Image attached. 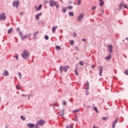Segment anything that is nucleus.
<instances>
[{
  "label": "nucleus",
  "mask_w": 128,
  "mask_h": 128,
  "mask_svg": "<svg viewBox=\"0 0 128 128\" xmlns=\"http://www.w3.org/2000/svg\"><path fill=\"white\" fill-rule=\"evenodd\" d=\"M12 32V28H10V30H8V34H11Z\"/></svg>",
  "instance_id": "4be33fe9"
},
{
  "label": "nucleus",
  "mask_w": 128,
  "mask_h": 128,
  "mask_svg": "<svg viewBox=\"0 0 128 128\" xmlns=\"http://www.w3.org/2000/svg\"><path fill=\"white\" fill-rule=\"evenodd\" d=\"M128 1V0H127Z\"/></svg>",
  "instance_id": "e2e57ef3"
},
{
  "label": "nucleus",
  "mask_w": 128,
  "mask_h": 128,
  "mask_svg": "<svg viewBox=\"0 0 128 128\" xmlns=\"http://www.w3.org/2000/svg\"><path fill=\"white\" fill-rule=\"evenodd\" d=\"M94 110H95V112L98 114V108L96 107L94 108Z\"/></svg>",
  "instance_id": "cd10ccee"
},
{
  "label": "nucleus",
  "mask_w": 128,
  "mask_h": 128,
  "mask_svg": "<svg viewBox=\"0 0 128 128\" xmlns=\"http://www.w3.org/2000/svg\"><path fill=\"white\" fill-rule=\"evenodd\" d=\"M58 28V26H54L52 28V34H56V30Z\"/></svg>",
  "instance_id": "f8f14e48"
},
{
  "label": "nucleus",
  "mask_w": 128,
  "mask_h": 128,
  "mask_svg": "<svg viewBox=\"0 0 128 128\" xmlns=\"http://www.w3.org/2000/svg\"><path fill=\"white\" fill-rule=\"evenodd\" d=\"M23 58L26 60L30 58V52L26 50H24L23 54H22Z\"/></svg>",
  "instance_id": "f257e3e1"
},
{
  "label": "nucleus",
  "mask_w": 128,
  "mask_h": 128,
  "mask_svg": "<svg viewBox=\"0 0 128 128\" xmlns=\"http://www.w3.org/2000/svg\"><path fill=\"white\" fill-rule=\"evenodd\" d=\"M107 48L109 50V52L110 54L112 53V45H108Z\"/></svg>",
  "instance_id": "1a4fd4ad"
},
{
  "label": "nucleus",
  "mask_w": 128,
  "mask_h": 128,
  "mask_svg": "<svg viewBox=\"0 0 128 128\" xmlns=\"http://www.w3.org/2000/svg\"><path fill=\"white\" fill-rule=\"evenodd\" d=\"M62 112H64V110H62Z\"/></svg>",
  "instance_id": "052dcab7"
},
{
  "label": "nucleus",
  "mask_w": 128,
  "mask_h": 128,
  "mask_svg": "<svg viewBox=\"0 0 128 128\" xmlns=\"http://www.w3.org/2000/svg\"><path fill=\"white\" fill-rule=\"evenodd\" d=\"M32 36V34H28L26 36H23L22 37V40H25V38H30Z\"/></svg>",
  "instance_id": "4468645a"
},
{
  "label": "nucleus",
  "mask_w": 128,
  "mask_h": 128,
  "mask_svg": "<svg viewBox=\"0 0 128 128\" xmlns=\"http://www.w3.org/2000/svg\"><path fill=\"white\" fill-rule=\"evenodd\" d=\"M120 10H122V8H128V6L124 4V2L120 3L119 5Z\"/></svg>",
  "instance_id": "0eeeda50"
},
{
  "label": "nucleus",
  "mask_w": 128,
  "mask_h": 128,
  "mask_svg": "<svg viewBox=\"0 0 128 128\" xmlns=\"http://www.w3.org/2000/svg\"><path fill=\"white\" fill-rule=\"evenodd\" d=\"M18 4H20V2L18 0L14 1L13 3V6H15V8H18Z\"/></svg>",
  "instance_id": "6e6552de"
},
{
  "label": "nucleus",
  "mask_w": 128,
  "mask_h": 128,
  "mask_svg": "<svg viewBox=\"0 0 128 128\" xmlns=\"http://www.w3.org/2000/svg\"><path fill=\"white\" fill-rule=\"evenodd\" d=\"M110 58H112V54H110L108 57L106 58V59L108 60H110Z\"/></svg>",
  "instance_id": "a211bd4d"
},
{
  "label": "nucleus",
  "mask_w": 128,
  "mask_h": 128,
  "mask_svg": "<svg viewBox=\"0 0 128 128\" xmlns=\"http://www.w3.org/2000/svg\"><path fill=\"white\" fill-rule=\"evenodd\" d=\"M42 12H40L37 15H38V16H42Z\"/></svg>",
  "instance_id": "58836bf2"
},
{
  "label": "nucleus",
  "mask_w": 128,
  "mask_h": 128,
  "mask_svg": "<svg viewBox=\"0 0 128 128\" xmlns=\"http://www.w3.org/2000/svg\"><path fill=\"white\" fill-rule=\"evenodd\" d=\"M124 74H126L127 76H128V70H125Z\"/></svg>",
  "instance_id": "7c9ffc66"
},
{
  "label": "nucleus",
  "mask_w": 128,
  "mask_h": 128,
  "mask_svg": "<svg viewBox=\"0 0 128 128\" xmlns=\"http://www.w3.org/2000/svg\"><path fill=\"white\" fill-rule=\"evenodd\" d=\"M68 8H69V10H72V6H69L68 7Z\"/></svg>",
  "instance_id": "79ce46f5"
},
{
  "label": "nucleus",
  "mask_w": 128,
  "mask_h": 128,
  "mask_svg": "<svg viewBox=\"0 0 128 128\" xmlns=\"http://www.w3.org/2000/svg\"><path fill=\"white\" fill-rule=\"evenodd\" d=\"M80 110H74L72 112H74V114H76V112H80Z\"/></svg>",
  "instance_id": "5701e85b"
},
{
  "label": "nucleus",
  "mask_w": 128,
  "mask_h": 128,
  "mask_svg": "<svg viewBox=\"0 0 128 128\" xmlns=\"http://www.w3.org/2000/svg\"><path fill=\"white\" fill-rule=\"evenodd\" d=\"M98 70L99 71V74L100 76H102V72L104 71V68L102 66H98Z\"/></svg>",
  "instance_id": "423d86ee"
},
{
  "label": "nucleus",
  "mask_w": 128,
  "mask_h": 128,
  "mask_svg": "<svg viewBox=\"0 0 128 128\" xmlns=\"http://www.w3.org/2000/svg\"><path fill=\"white\" fill-rule=\"evenodd\" d=\"M74 36H76V32H74Z\"/></svg>",
  "instance_id": "09e8293b"
},
{
  "label": "nucleus",
  "mask_w": 128,
  "mask_h": 128,
  "mask_svg": "<svg viewBox=\"0 0 128 128\" xmlns=\"http://www.w3.org/2000/svg\"><path fill=\"white\" fill-rule=\"evenodd\" d=\"M50 6H56V8H58V4L56 1L51 0L50 1Z\"/></svg>",
  "instance_id": "7ed1b4c3"
},
{
  "label": "nucleus",
  "mask_w": 128,
  "mask_h": 128,
  "mask_svg": "<svg viewBox=\"0 0 128 128\" xmlns=\"http://www.w3.org/2000/svg\"><path fill=\"white\" fill-rule=\"evenodd\" d=\"M42 4H40L38 8H36V10H40L42 8Z\"/></svg>",
  "instance_id": "6ab92c4d"
},
{
  "label": "nucleus",
  "mask_w": 128,
  "mask_h": 128,
  "mask_svg": "<svg viewBox=\"0 0 128 128\" xmlns=\"http://www.w3.org/2000/svg\"><path fill=\"white\" fill-rule=\"evenodd\" d=\"M46 124V121L42 120L37 121L36 126H44Z\"/></svg>",
  "instance_id": "39448f33"
},
{
  "label": "nucleus",
  "mask_w": 128,
  "mask_h": 128,
  "mask_svg": "<svg viewBox=\"0 0 128 128\" xmlns=\"http://www.w3.org/2000/svg\"><path fill=\"white\" fill-rule=\"evenodd\" d=\"M20 118H22V120H26V118H24V116H21Z\"/></svg>",
  "instance_id": "473e14b6"
},
{
  "label": "nucleus",
  "mask_w": 128,
  "mask_h": 128,
  "mask_svg": "<svg viewBox=\"0 0 128 128\" xmlns=\"http://www.w3.org/2000/svg\"><path fill=\"white\" fill-rule=\"evenodd\" d=\"M56 50H62V48L58 46H56Z\"/></svg>",
  "instance_id": "b1692460"
},
{
  "label": "nucleus",
  "mask_w": 128,
  "mask_h": 128,
  "mask_svg": "<svg viewBox=\"0 0 128 128\" xmlns=\"http://www.w3.org/2000/svg\"><path fill=\"white\" fill-rule=\"evenodd\" d=\"M66 8H63V12H66Z\"/></svg>",
  "instance_id": "37998d69"
},
{
  "label": "nucleus",
  "mask_w": 128,
  "mask_h": 128,
  "mask_svg": "<svg viewBox=\"0 0 128 128\" xmlns=\"http://www.w3.org/2000/svg\"><path fill=\"white\" fill-rule=\"evenodd\" d=\"M108 117H103V118H102V120H108Z\"/></svg>",
  "instance_id": "a878e982"
},
{
  "label": "nucleus",
  "mask_w": 128,
  "mask_h": 128,
  "mask_svg": "<svg viewBox=\"0 0 128 128\" xmlns=\"http://www.w3.org/2000/svg\"><path fill=\"white\" fill-rule=\"evenodd\" d=\"M93 128H98V126H94L93 127Z\"/></svg>",
  "instance_id": "5fc2aeb1"
},
{
  "label": "nucleus",
  "mask_w": 128,
  "mask_h": 128,
  "mask_svg": "<svg viewBox=\"0 0 128 128\" xmlns=\"http://www.w3.org/2000/svg\"><path fill=\"white\" fill-rule=\"evenodd\" d=\"M68 14H69V16H74V12H70Z\"/></svg>",
  "instance_id": "412c9836"
},
{
  "label": "nucleus",
  "mask_w": 128,
  "mask_h": 128,
  "mask_svg": "<svg viewBox=\"0 0 128 128\" xmlns=\"http://www.w3.org/2000/svg\"><path fill=\"white\" fill-rule=\"evenodd\" d=\"M73 128V126L72 125H70V126H66V128Z\"/></svg>",
  "instance_id": "c9c22d12"
},
{
  "label": "nucleus",
  "mask_w": 128,
  "mask_h": 128,
  "mask_svg": "<svg viewBox=\"0 0 128 128\" xmlns=\"http://www.w3.org/2000/svg\"><path fill=\"white\" fill-rule=\"evenodd\" d=\"M66 9H68V8H66Z\"/></svg>",
  "instance_id": "680f3d73"
},
{
  "label": "nucleus",
  "mask_w": 128,
  "mask_h": 128,
  "mask_svg": "<svg viewBox=\"0 0 128 128\" xmlns=\"http://www.w3.org/2000/svg\"><path fill=\"white\" fill-rule=\"evenodd\" d=\"M116 122H118V118H116L114 122L112 124V128H114L116 126Z\"/></svg>",
  "instance_id": "f3484780"
},
{
  "label": "nucleus",
  "mask_w": 128,
  "mask_h": 128,
  "mask_svg": "<svg viewBox=\"0 0 128 128\" xmlns=\"http://www.w3.org/2000/svg\"><path fill=\"white\" fill-rule=\"evenodd\" d=\"M18 76H20V78H22V73L18 72Z\"/></svg>",
  "instance_id": "f704fd0d"
},
{
  "label": "nucleus",
  "mask_w": 128,
  "mask_h": 128,
  "mask_svg": "<svg viewBox=\"0 0 128 128\" xmlns=\"http://www.w3.org/2000/svg\"><path fill=\"white\" fill-rule=\"evenodd\" d=\"M86 96H88V91H86Z\"/></svg>",
  "instance_id": "a18cd8bd"
},
{
  "label": "nucleus",
  "mask_w": 128,
  "mask_h": 128,
  "mask_svg": "<svg viewBox=\"0 0 128 128\" xmlns=\"http://www.w3.org/2000/svg\"><path fill=\"white\" fill-rule=\"evenodd\" d=\"M86 84H84V88H86V90H88L90 88V84L88 83V82H86Z\"/></svg>",
  "instance_id": "9d476101"
},
{
  "label": "nucleus",
  "mask_w": 128,
  "mask_h": 128,
  "mask_svg": "<svg viewBox=\"0 0 128 128\" xmlns=\"http://www.w3.org/2000/svg\"><path fill=\"white\" fill-rule=\"evenodd\" d=\"M80 66H84V62L82 61L80 62Z\"/></svg>",
  "instance_id": "c756f323"
},
{
  "label": "nucleus",
  "mask_w": 128,
  "mask_h": 128,
  "mask_svg": "<svg viewBox=\"0 0 128 128\" xmlns=\"http://www.w3.org/2000/svg\"><path fill=\"white\" fill-rule=\"evenodd\" d=\"M2 76H8V70H5L2 74Z\"/></svg>",
  "instance_id": "2eb2a0df"
},
{
  "label": "nucleus",
  "mask_w": 128,
  "mask_h": 128,
  "mask_svg": "<svg viewBox=\"0 0 128 128\" xmlns=\"http://www.w3.org/2000/svg\"><path fill=\"white\" fill-rule=\"evenodd\" d=\"M44 38H45V40H48V36H46V35L45 36Z\"/></svg>",
  "instance_id": "72a5a7b5"
},
{
  "label": "nucleus",
  "mask_w": 128,
  "mask_h": 128,
  "mask_svg": "<svg viewBox=\"0 0 128 128\" xmlns=\"http://www.w3.org/2000/svg\"><path fill=\"white\" fill-rule=\"evenodd\" d=\"M20 14V16H23V15H24V13H23V12H21V13Z\"/></svg>",
  "instance_id": "603ef678"
},
{
  "label": "nucleus",
  "mask_w": 128,
  "mask_h": 128,
  "mask_svg": "<svg viewBox=\"0 0 128 128\" xmlns=\"http://www.w3.org/2000/svg\"><path fill=\"white\" fill-rule=\"evenodd\" d=\"M126 40H128V38L126 37Z\"/></svg>",
  "instance_id": "4d7b16f0"
},
{
  "label": "nucleus",
  "mask_w": 128,
  "mask_h": 128,
  "mask_svg": "<svg viewBox=\"0 0 128 128\" xmlns=\"http://www.w3.org/2000/svg\"><path fill=\"white\" fill-rule=\"evenodd\" d=\"M74 72H75V74H76V76H78V68H76V70H74Z\"/></svg>",
  "instance_id": "393cba45"
},
{
  "label": "nucleus",
  "mask_w": 128,
  "mask_h": 128,
  "mask_svg": "<svg viewBox=\"0 0 128 128\" xmlns=\"http://www.w3.org/2000/svg\"><path fill=\"white\" fill-rule=\"evenodd\" d=\"M70 68V66H60V74H62V71L63 72H68V70Z\"/></svg>",
  "instance_id": "f03ea898"
},
{
  "label": "nucleus",
  "mask_w": 128,
  "mask_h": 128,
  "mask_svg": "<svg viewBox=\"0 0 128 128\" xmlns=\"http://www.w3.org/2000/svg\"><path fill=\"white\" fill-rule=\"evenodd\" d=\"M82 4V0H77V4L78 6H80Z\"/></svg>",
  "instance_id": "aec40b11"
},
{
  "label": "nucleus",
  "mask_w": 128,
  "mask_h": 128,
  "mask_svg": "<svg viewBox=\"0 0 128 128\" xmlns=\"http://www.w3.org/2000/svg\"><path fill=\"white\" fill-rule=\"evenodd\" d=\"M28 126L30 128H34V125L32 124H27Z\"/></svg>",
  "instance_id": "dca6fc26"
},
{
  "label": "nucleus",
  "mask_w": 128,
  "mask_h": 128,
  "mask_svg": "<svg viewBox=\"0 0 128 128\" xmlns=\"http://www.w3.org/2000/svg\"><path fill=\"white\" fill-rule=\"evenodd\" d=\"M35 8H38V6H35Z\"/></svg>",
  "instance_id": "13d9d810"
},
{
  "label": "nucleus",
  "mask_w": 128,
  "mask_h": 128,
  "mask_svg": "<svg viewBox=\"0 0 128 128\" xmlns=\"http://www.w3.org/2000/svg\"><path fill=\"white\" fill-rule=\"evenodd\" d=\"M96 6H94L92 8V10H96Z\"/></svg>",
  "instance_id": "4c0bfd02"
},
{
  "label": "nucleus",
  "mask_w": 128,
  "mask_h": 128,
  "mask_svg": "<svg viewBox=\"0 0 128 128\" xmlns=\"http://www.w3.org/2000/svg\"><path fill=\"white\" fill-rule=\"evenodd\" d=\"M16 88L18 90H20V86H18V85H17L16 86Z\"/></svg>",
  "instance_id": "2f4dec72"
},
{
  "label": "nucleus",
  "mask_w": 128,
  "mask_h": 128,
  "mask_svg": "<svg viewBox=\"0 0 128 128\" xmlns=\"http://www.w3.org/2000/svg\"><path fill=\"white\" fill-rule=\"evenodd\" d=\"M70 44L72 45V44H74V40H70Z\"/></svg>",
  "instance_id": "c85d7f7f"
},
{
  "label": "nucleus",
  "mask_w": 128,
  "mask_h": 128,
  "mask_svg": "<svg viewBox=\"0 0 128 128\" xmlns=\"http://www.w3.org/2000/svg\"><path fill=\"white\" fill-rule=\"evenodd\" d=\"M28 95H24V94H22V96H26Z\"/></svg>",
  "instance_id": "8fccbe9b"
},
{
  "label": "nucleus",
  "mask_w": 128,
  "mask_h": 128,
  "mask_svg": "<svg viewBox=\"0 0 128 128\" xmlns=\"http://www.w3.org/2000/svg\"><path fill=\"white\" fill-rule=\"evenodd\" d=\"M76 122H78V116H76Z\"/></svg>",
  "instance_id": "3c124183"
},
{
  "label": "nucleus",
  "mask_w": 128,
  "mask_h": 128,
  "mask_svg": "<svg viewBox=\"0 0 128 128\" xmlns=\"http://www.w3.org/2000/svg\"><path fill=\"white\" fill-rule=\"evenodd\" d=\"M99 2H100L99 6H102L104 4V0H99Z\"/></svg>",
  "instance_id": "ddd939ff"
},
{
  "label": "nucleus",
  "mask_w": 128,
  "mask_h": 128,
  "mask_svg": "<svg viewBox=\"0 0 128 128\" xmlns=\"http://www.w3.org/2000/svg\"><path fill=\"white\" fill-rule=\"evenodd\" d=\"M17 30H18V32H20V28H17Z\"/></svg>",
  "instance_id": "864d4df0"
},
{
  "label": "nucleus",
  "mask_w": 128,
  "mask_h": 128,
  "mask_svg": "<svg viewBox=\"0 0 128 128\" xmlns=\"http://www.w3.org/2000/svg\"><path fill=\"white\" fill-rule=\"evenodd\" d=\"M94 66H95L94 65H92V68H94Z\"/></svg>",
  "instance_id": "6e6d98bb"
},
{
  "label": "nucleus",
  "mask_w": 128,
  "mask_h": 128,
  "mask_svg": "<svg viewBox=\"0 0 128 128\" xmlns=\"http://www.w3.org/2000/svg\"><path fill=\"white\" fill-rule=\"evenodd\" d=\"M6 20V13H2L0 14V21Z\"/></svg>",
  "instance_id": "20e7f679"
},
{
  "label": "nucleus",
  "mask_w": 128,
  "mask_h": 128,
  "mask_svg": "<svg viewBox=\"0 0 128 128\" xmlns=\"http://www.w3.org/2000/svg\"><path fill=\"white\" fill-rule=\"evenodd\" d=\"M38 34V32H36L34 34V36H37Z\"/></svg>",
  "instance_id": "e433bc0d"
},
{
  "label": "nucleus",
  "mask_w": 128,
  "mask_h": 128,
  "mask_svg": "<svg viewBox=\"0 0 128 128\" xmlns=\"http://www.w3.org/2000/svg\"><path fill=\"white\" fill-rule=\"evenodd\" d=\"M19 34L20 36H22V32L19 31Z\"/></svg>",
  "instance_id": "ea45409f"
},
{
  "label": "nucleus",
  "mask_w": 128,
  "mask_h": 128,
  "mask_svg": "<svg viewBox=\"0 0 128 128\" xmlns=\"http://www.w3.org/2000/svg\"><path fill=\"white\" fill-rule=\"evenodd\" d=\"M15 58H16V60H18V56H16Z\"/></svg>",
  "instance_id": "de8ad7c7"
},
{
  "label": "nucleus",
  "mask_w": 128,
  "mask_h": 128,
  "mask_svg": "<svg viewBox=\"0 0 128 128\" xmlns=\"http://www.w3.org/2000/svg\"><path fill=\"white\" fill-rule=\"evenodd\" d=\"M6 128H8V127H6Z\"/></svg>",
  "instance_id": "bf43d9fd"
},
{
  "label": "nucleus",
  "mask_w": 128,
  "mask_h": 128,
  "mask_svg": "<svg viewBox=\"0 0 128 128\" xmlns=\"http://www.w3.org/2000/svg\"><path fill=\"white\" fill-rule=\"evenodd\" d=\"M63 104L64 106H66V101H64V102H63Z\"/></svg>",
  "instance_id": "a19ab883"
},
{
  "label": "nucleus",
  "mask_w": 128,
  "mask_h": 128,
  "mask_svg": "<svg viewBox=\"0 0 128 128\" xmlns=\"http://www.w3.org/2000/svg\"><path fill=\"white\" fill-rule=\"evenodd\" d=\"M82 18H84V14H82L80 16H79L78 20V22H80Z\"/></svg>",
  "instance_id": "9b49d317"
},
{
  "label": "nucleus",
  "mask_w": 128,
  "mask_h": 128,
  "mask_svg": "<svg viewBox=\"0 0 128 128\" xmlns=\"http://www.w3.org/2000/svg\"><path fill=\"white\" fill-rule=\"evenodd\" d=\"M36 18L37 20H38L40 19V16L36 14Z\"/></svg>",
  "instance_id": "bb28decb"
},
{
  "label": "nucleus",
  "mask_w": 128,
  "mask_h": 128,
  "mask_svg": "<svg viewBox=\"0 0 128 128\" xmlns=\"http://www.w3.org/2000/svg\"><path fill=\"white\" fill-rule=\"evenodd\" d=\"M86 38L82 39V42H86Z\"/></svg>",
  "instance_id": "c03bdc74"
},
{
  "label": "nucleus",
  "mask_w": 128,
  "mask_h": 128,
  "mask_svg": "<svg viewBox=\"0 0 128 128\" xmlns=\"http://www.w3.org/2000/svg\"><path fill=\"white\" fill-rule=\"evenodd\" d=\"M79 50L78 47L76 46V50Z\"/></svg>",
  "instance_id": "49530a36"
}]
</instances>
